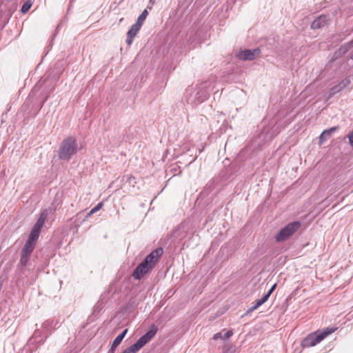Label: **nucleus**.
I'll use <instances>...</instances> for the list:
<instances>
[{
	"instance_id": "nucleus-1",
	"label": "nucleus",
	"mask_w": 353,
	"mask_h": 353,
	"mask_svg": "<svg viewBox=\"0 0 353 353\" xmlns=\"http://www.w3.org/2000/svg\"><path fill=\"white\" fill-rule=\"evenodd\" d=\"M210 87L211 82L209 81L188 87L184 94L185 100L192 105H198L208 99Z\"/></svg>"
},
{
	"instance_id": "nucleus-15",
	"label": "nucleus",
	"mask_w": 353,
	"mask_h": 353,
	"mask_svg": "<svg viewBox=\"0 0 353 353\" xmlns=\"http://www.w3.org/2000/svg\"><path fill=\"white\" fill-rule=\"evenodd\" d=\"M39 232L32 230L29 234L28 239L25 243L24 245L34 250L36 245V242L37 241L39 237Z\"/></svg>"
},
{
	"instance_id": "nucleus-29",
	"label": "nucleus",
	"mask_w": 353,
	"mask_h": 353,
	"mask_svg": "<svg viewBox=\"0 0 353 353\" xmlns=\"http://www.w3.org/2000/svg\"><path fill=\"white\" fill-rule=\"evenodd\" d=\"M183 150H186V152H188V151L190 150V149H189V148L188 149V145H184V146H183Z\"/></svg>"
},
{
	"instance_id": "nucleus-12",
	"label": "nucleus",
	"mask_w": 353,
	"mask_h": 353,
	"mask_svg": "<svg viewBox=\"0 0 353 353\" xmlns=\"http://www.w3.org/2000/svg\"><path fill=\"white\" fill-rule=\"evenodd\" d=\"M48 210L44 209L43 210L39 215V219H37V222L32 227V230L36 232H38L41 233V228H43L45 221L48 217Z\"/></svg>"
},
{
	"instance_id": "nucleus-4",
	"label": "nucleus",
	"mask_w": 353,
	"mask_h": 353,
	"mask_svg": "<svg viewBox=\"0 0 353 353\" xmlns=\"http://www.w3.org/2000/svg\"><path fill=\"white\" fill-rule=\"evenodd\" d=\"M157 332V328L154 325H152L149 330L141 336L134 344L125 349L122 353H137L154 338Z\"/></svg>"
},
{
	"instance_id": "nucleus-18",
	"label": "nucleus",
	"mask_w": 353,
	"mask_h": 353,
	"mask_svg": "<svg viewBox=\"0 0 353 353\" xmlns=\"http://www.w3.org/2000/svg\"><path fill=\"white\" fill-rule=\"evenodd\" d=\"M336 130V127L331 128L328 130H325L319 137L320 144L323 143L325 141L330 139L332 133Z\"/></svg>"
},
{
	"instance_id": "nucleus-6",
	"label": "nucleus",
	"mask_w": 353,
	"mask_h": 353,
	"mask_svg": "<svg viewBox=\"0 0 353 353\" xmlns=\"http://www.w3.org/2000/svg\"><path fill=\"white\" fill-rule=\"evenodd\" d=\"M261 53V50L259 48L253 50H244L239 52L236 57L243 61H252L255 59Z\"/></svg>"
},
{
	"instance_id": "nucleus-11",
	"label": "nucleus",
	"mask_w": 353,
	"mask_h": 353,
	"mask_svg": "<svg viewBox=\"0 0 353 353\" xmlns=\"http://www.w3.org/2000/svg\"><path fill=\"white\" fill-rule=\"evenodd\" d=\"M350 83V79L349 78H345L343 79L341 82H339L337 85L333 86L330 88V94L328 95L329 98L332 97L334 94L340 92L344 88L347 87Z\"/></svg>"
},
{
	"instance_id": "nucleus-26",
	"label": "nucleus",
	"mask_w": 353,
	"mask_h": 353,
	"mask_svg": "<svg viewBox=\"0 0 353 353\" xmlns=\"http://www.w3.org/2000/svg\"><path fill=\"white\" fill-rule=\"evenodd\" d=\"M274 136H275V134H274V133H273V132H272V133H271V134H267L265 135V137L263 138V141H267V139H272Z\"/></svg>"
},
{
	"instance_id": "nucleus-28",
	"label": "nucleus",
	"mask_w": 353,
	"mask_h": 353,
	"mask_svg": "<svg viewBox=\"0 0 353 353\" xmlns=\"http://www.w3.org/2000/svg\"><path fill=\"white\" fill-rule=\"evenodd\" d=\"M197 157H198V154H195L194 156V157L192 159V160L190 161V163L194 162L196 159Z\"/></svg>"
},
{
	"instance_id": "nucleus-24",
	"label": "nucleus",
	"mask_w": 353,
	"mask_h": 353,
	"mask_svg": "<svg viewBox=\"0 0 353 353\" xmlns=\"http://www.w3.org/2000/svg\"><path fill=\"white\" fill-rule=\"evenodd\" d=\"M223 334H222V332H218V333H216L215 334H214V336H213V338H212V339H213L214 340H218V339H223Z\"/></svg>"
},
{
	"instance_id": "nucleus-27",
	"label": "nucleus",
	"mask_w": 353,
	"mask_h": 353,
	"mask_svg": "<svg viewBox=\"0 0 353 353\" xmlns=\"http://www.w3.org/2000/svg\"><path fill=\"white\" fill-rule=\"evenodd\" d=\"M350 144L353 146V131L348 135Z\"/></svg>"
},
{
	"instance_id": "nucleus-32",
	"label": "nucleus",
	"mask_w": 353,
	"mask_h": 353,
	"mask_svg": "<svg viewBox=\"0 0 353 353\" xmlns=\"http://www.w3.org/2000/svg\"><path fill=\"white\" fill-rule=\"evenodd\" d=\"M351 59H353V54L351 56Z\"/></svg>"
},
{
	"instance_id": "nucleus-19",
	"label": "nucleus",
	"mask_w": 353,
	"mask_h": 353,
	"mask_svg": "<svg viewBox=\"0 0 353 353\" xmlns=\"http://www.w3.org/2000/svg\"><path fill=\"white\" fill-rule=\"evenodd\" d=\"M268 299V295H263L262 298L256 300L254 302V305L248 310V312H253L256 310L261 305H262L264 303H265Z\"/></svg>"
},
{
	"instance_id": "nucleus-3",
	"label": "nucleus",
	"mask_w": 353,
	"mask_h": 353,
	"mask_svg": "<svg viewBox=\"0 0 353 353\" xmlns=\"http://www.w3.org/2000/svg\"><path fill=\"white\" fill-rule=\"evenodd\" d=\"M336 329L334 327H326L322 330H317L308 334L301 341V346L303 348L311 347L321 343L328 335L333 333Z\"/></svg>"
},
{
	"instance_id": "nucleus-25",
	"label": "nucleus",
	"mask_w": 353,
	"mask_h": 353,
	"mask_svg": "<svg viewBox=\"0 0 353 353\" xmlns=\"http://www.w3.org/2000/svg\"><path fill=\"white\" fill-rule=\"evenodd\" d=\"M276 286V284H274L272 288L269 290V291L265 294V295H268V298L270 297V296L271 295V294L273 292V291L274 290Z\"/></svg>"
},
{
	"instance_id": "nucleus-23",
	"label": "nucleus",
	"mask_w": 353,
	"mask_h": 353,
	"mask_svg": "<svg viewBox=\"0 0 353 353\" xmlns=\"http://www.w3.org/2000/svg\"><path fill=\"white\" fill-rule=\"evenodd\" d=\"M233 334L232 330H228L226 331L224 334H223V340H225L227 339H229L230 336H232Z\"/></svg>"
},
{
	"instance_id": "nucleus-21",
	"label": "nucleus",
	"mask_w": 353,
	"mask_h": 353,
	"mask_svg": "<svg viewBox=\"0 0 353 353\" xmlns=\"http://www.w3.org/2000/svg\"><path fill=\"white\" fill-rule=\"evenodd\" d=\"M148 14V12L147 10H144L141 14L139 16L137 22L135 23L138 26H141L143 25L144 21L145 20Z\"/></svg>"
},
{
	"instance_id": "nucleus-16",
	"label": "nucleus",
	"mask_w": 353,
	"mask_h": 353,
	"mask_svg": "<svg viewBox=\"0 0 353 353\" xmlns=\"http://www.w3.org/2000/svg\"><path fill=\"white\" fill-rule=\"evenodd\" d=\"M128 332V329H125L121 334H119L114 340L113 343H112L110 350L109 351L110 353H113L115 350V349L120 345L121 341H123V338L126 335Z\"/></svg>"
},
{
	"instance_id": "nucleus-33",
	"label": "nucleus",
	"mask_w": 353,
	"mask_h": 353,
	"mask_svg": "<svg viewBox=\"0 0 353 353\" xmlns=\"http://www.w3.org/2000/svg\"><path fill=\"white\" fill-rule=\"evenodd\" d=\"M225 353H227V352H225Z\"/></svg>"
},
{
	"instance_id": "nucleus-10",
	"label": "nucleus",
	"mask_w": 353,
	"mask_h": 353,
	"mask_svg": "<svg viewBox=\"0 0 353 353\" xmlns=\"http://www.w3.org/2000/svg\"><path fill=\"white\" fill-rule=\"evenodd\" d=\"M163 250L162 248H157L149 254L143 261H147L148 265H151L152 268H153L154 264L157 262L159 258L163 254Z\"/></svg>"
},
{
	"instance_id": "nucleus-9",
	"label": "nucleus",
	"mask_w": 353,
	"mask_h": 353,
	"mask_svg": "<svg viewBox=\"0 0 353 353\" xmlns=\"http://www.w3.org/2000/svg\"><path fill=\"white\" fill-rule=\"evenodd\" d=\"M103 205V204L102 202L99 203L96 206L90 210L84 218H82L80 214H77L74 221L76 228L79 227L88 217L99 211Z\"/></svg>"
},
{
	"instance_id": "nucleus-31",
	"label": "nucleus",
	"mask_w": 353,
	"mask_h": 353,
	"mask_svg": "<svg viewBox=\"0 0 353 353\" xmlns=\"http://www.w3.org/2000/svg\"><path fill=\"white\" fill-rule=\"evenodd\" d=\"M202 150H199V154L201 153Z\"/></svg>"
},
{
	"instance_id": "nucleus-5",
	"label": "nucleus",
	"mask_w": 353,
	"mask_h": 353,
	"mask_svg": "<svg viewBox=\"0 0 353 353\" xmlns=\"http://www.w3.org/2000/svg\"><path fill=\"white\" fill-rule=\"evenodd\" d=\"M301 223L299 221H294L288 223L282 228L275 236L276 242H281L291 237L300 228Z\"/></svg>"
},
{
	"instance_id": "nucleus-22",
	"label": "nucleus",
	"mask_w": 353,
	"mask_h": 353,
	"mask_svg": "<svg viewBox=\"0 0 353 353\" xmlns=\"http://www.w3.org/2000/svg\"><path fill=\"white\" fill-rule=\"evenodd\" d=\"M32 3L30 0L26 1L21 8V13H26L31 8Z\"/></svg>"
},
{
	"instance_id": "nucleus-2",
	"label": "nucleus",
	"mask_w": 353,
	"mask_h": 353,
	"mask_svg": "<svg viewBox=\"0 0 353 353\" xmlns=\"http://www.w3.org/2000/svg\"><path fill=\"white\" fill-rule=\"evenodd\" d=\"M78 150V144L75 138L70 137L65 139L60 144L58 150V157L61 160H70Z\"/></svg>"
},
{
	"instance_id": "nucleus-7",
	"label": "nucleus",
	"mask_w": 353,
	"mask_h": 353,
	"mask_svg": "<svg viewBox=\"0 0 353 353\" xmlns=\"http://www.w3.org/2000/svg\"><path fill=\"white\" fill-rule=\"evenodd\" d=\"M152 269V266L148 265L147 261H143L134 270L132 276L139 280Z\"/></svg>"
},
{
	"instance_id": "nucleus-30",
	"label": "nucleus",
	"mask_w": 353,
	"mask_h": 353,
	"mask_svg": "<svg viewBox=\"0 0 353 353\" xmlns=\"http://www.w3.org/2000/svg\"><path fill=\"white\" fill-rule=\"evenodd\" d=\"M263 134H264V132H263L259 135V139H261L263 137H264Z\"/></svg>"
},
{
	"instance_id": "nucleus-8",
	"label": "nucleus",
	"mask_w": 353,
	"mask_h": 353,
	"mask_svg": "<svg viewBox=\"0 0 353 353\" xmlns=\"http://www.w3.org/2000/svg\"><path fill=\"white\" fill-rule=\"evenodd\" d=\"M33 250V249L23 245L21 251L20 260L18 266L25 267L28 264L30 255Z\"/></svg>"
},
{
	"instance_id": "nucleus-14",
	"label": "nucleus",
	"mask_w": 353,
	"mask_h": 353,
	"mask_svg": "<svg viewBox=\"0 0 353 353\" xmlns=\"http://www.w3.org/2000/svg\"><path fill=\"white\" fill-rule=\"evenodd\" d=\"M141 29V26H138L137 24L134 23L133 24L130 30L127 32V38L125 42L128 45H131L133 42L134 38Z\"/></svg>"
},
{
	"instance_id": "nucleus-20",
	"label": "nucleus",
	"mask_w": 353,
	"mask_h": 353,
	"mask_svg": "<svg viewBox=\"0 0 353 353\" xmlns=\"http://www.w3.org/2000/svg\"><path fill=\"white\" fill-rule=\"evenodd\" d=\"M53 321L51 320L46 321L42 324V328L45 331V337H47V336L50 333L51 328L52 327Z\"/></svg>"
},
{
	"instance_id": "nucleus-13",
	"label": "nucleus",
	"mask_w": 353,
	"mask_h": 353,
	"mask_svg": "<svg viewBox=\"0 0 353 353\" xmlns=\"http://www.w3.org/2000/svg\"><path fill=\"white\" fill-rule=\"evenodd\" d=\"M48 210L44 209L43 210L39 215V219H37V222L32 227V230L36 232H38L41 233V228H43L45 221L48 217Z\"/></svg>"
},
{
	"instance_id": "nucleus-17",
	"label": "nucleus",
	"mask_w": 353,
	"mask_h": 353,
	"mask_svg": "<svg viewBox=\"0 0 353 353\" xmlns=\"http://www.w3.org/2000/svg\"><path fill=\"white\" fill-rule=\"evenodd\" d=\"M327 21V17L326 16H320L317 19L314 20V21L312 23L311 28L314 30L319 29L324 26L326 24Z\"/></svg>"
}]
</instances>
